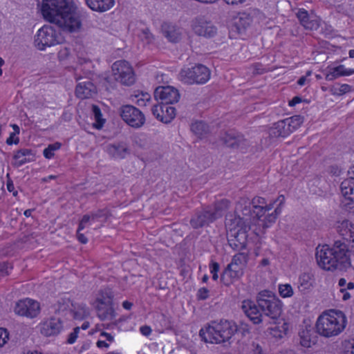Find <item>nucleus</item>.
<instances>
[{
	"instance_id": "f257e3e1",
	"label": "nucleus",
	"mask_w": 354,
	"mask_h": 354,
	"mask_svg": "<svg viewBox=\"0 0 354 354\" xmlns=\"http://www.w3.org/2000/svg\"><path fill=\"white\" fill-rule=\"evenodd\" d=\"M250 204L248 200L241 199L236 206V212L227 214L226 217L228 242L234 250H241L247 246L248 232L250 227L246 221L250 213V209L248 207Z\"/></svg>"
},
{
	"instance_id": "f03ea898",
	"label": "nucleus",
	"mask_w": 354,
	"mask_h": 354,
	"mask_svg": "<svg viewBox=\"0 0 354 354\" xmlns=\"http://www.w3.org/2000/svg\"><path fill=\"white\" fill-rule=\"evenodd\" d=\"M41 12L45 20L63 30L75 32L81 27L78 15L66 0H42Z\"/></svg>"
},
{
	"instance_id": "7ed1b4c3",
	"label": "nucleus",
	"mask_w": 354,
	"mask_h": 354,
	"mask_svg": "<svg viewBox=\"0 0 354 354\" xmlns=\"http://www.w3.org/2000/svg\"><path fill=\"white\" fill-rule=\"evenodd\" d=\"M285 203L283 195L278 196L268 203L262 197H254L251 203L254 214L252 221L254 232L258 234L274 223L281 214Z\"/></svg>"
},
{
	"instance_id": "20e7f679",
	"label": "nucleus",
	"mask_w": 354,
	"mask_h": 354,
	"mask_svg": "<svg viewBox=\"0 0 354 354\" xmlns=\"http://www.w3.org/2000/svg\"><path fill=\"white\" fill-rule=\"evenodd\" d=\"M238 331L237 324L232 320L212 321L199 331V335L205 343L212 344H231Z\"/></svg>"
},
{
	"instance_id": "39448f33",
	"label": "nucleus",
	"mask_w": 354,
	"mask_h": 354,
	"mask_svg": "<svg viewBox=\"0 0 354 354\" xmlns=\"http://www.w3.org/2000/svg\"><path fill=\"white\" fill-rule=\"evenodd\" d=\"M315 260L322 270L333 271L348 261V250L344 243L336 241L333 246L318 245L315 250Z\"/></svg>"
},
{
	"instance_id": "423d86ee",
	"label": "nucleus",
	"mask_w": 354,
	"mask_h": 354,
	"mask_svg": "<svg viewBox=\"0 0 354 354\" xmlns=\"http://www.w3.org/2000/svg\"><path fill=\"white\" fill-rule=\"evenodd\" d=\"M348 319L346 314L338 309H328L323 311L315 322L317 333L326 338L335 337L346 329Z\"/></svg>"
},
{
	"instance_id": "0eeeda50",
	"label": "nucleus",
	"mask_w": 354,
	"mask_h": 354,
	"mask_svg": "<svg viewBox=\"0 0 354 354\" xmlns=\"http://www.w3.org/2000/svg\"><path fill=\"white\" fill-rule=\"evenodd\" d=\"M257 303L264 315L272 320L280 318L283 310V302L272 291L264 290L257 296Z\"/></svg>"
},
{
	"instance_id": "6e6552de",
	"label": "nucleus",
	"mask_w": 354,
	"mask_h": 354,
	"mask_svg": "<svg viewBox=\"0 0 354 354\" xmlns=\"http://www.w3.org/2000/svg\"><path fill=\"white\" fill-rule=\"evenodd\" d=\"M210 77V71L202 64L185 66L178 73L179 80L187 84H203L209 80Z\"/></svg>"
},
{
	"instance_id": "1a4fd4ad",
	"label": "nucleus",
	"mask_w": 354,
	"mask_h": 354,
	"mask_svg": "<svg viewBox=\"0 0 354 354\" xmlns=\"http://www.w3.org/2000/svg\"><path fill=\"white\" fill-rule=\"evenodd\" d=\"M64 41L62 34L49 25L43 26L34 36V46L39 50L61 44Z\"/></svg>"
},
{
	"instance_id": "9d476101",
	"label": "nucleus",
	"mask_w": 354,
	"mask_h": 354,
	"mask_svg": "<svg viewBox=\"0 0 354 354\" xmlns=\"http://www.w3.org/2000/svg\"><path fill=\"white\" fill-rule=\"evenodd\" d=\"M247 262L248 255L245 253L235 254L221 276V281L223 284L230 286L239 279L244 274Z\"/></svg>"
},
{
	"instance_id": "9b49d317",
	"label": "nucleus",
	"mask_w": 354,
	"mask_h": 354,
	"mask_svg": "<svg viewBox=\"0 0 354 354\" xmlns=\"http://www.w3.org/2000/svg\"><path fill=\"white\" fill-rule=\"evenodd\" d=\"M111 76L124 86H131L136 82V74L132 65L126 60L115 61L111 66Z\"/></svg>"
},
{
	"instance_id": "f8f14e48",
	"label": "nucleus",
	"mask_w": 354,
	"mask_h": 354,
	"mask_svg": "<svg viewBox=\"0 0 354 354\" xmlns=\"http://www.w3.org/2000/svg\"><path fill=\"white\" fill-rule=\"evenodd\" d=\"M113 293L110 288H105L97 295L95 306L101 319H111L114 317L113 307Z\"/></svg>"
},
{
	"instance_id": "ddd939ff",
	"label": "nucleus",
	"mask_w": 354,
	"mask_h": 354,
	"mask_svg": "<svg viewBox=\"0 0 354 354\" xmlns=\"http://www.w3.org/2000/svg\"><path fill=\"white\" fill-rule=\"evenodd\" d=\"M119 113L122 120L133 128H140L145 123L144 113L132 105L122 106L119 109Z\"/></svg>"
},
{
	"instance_id": "4468645a",
	"label": "nucleus",
	"mask_w": 354,
	"mask_h": 354,
	"mask_svg": "<svg viewBox=\"0 0 354 354\" xmlns=\"http://www.w3.org/2000/svg\"><path fill=\"white\" fill-rule=\"evenodd\" d=\"M339 194L343 207L354 213V180L346 178L339 185Z\"/></svg>"
},
{
	"instance_id": "2eb2a0df",
	"label": "nucleus",
	"mask_w": 354,
	"mask_h": 354,
	"mask_svg": "<svg viewBox=\"0 0 354 354\" xmlns=\"http://www.w3.org/2000/svg\"><path fill=\"white\" fill-rule=\"evenodd\" d=\"M40 311V304L37 301L30 298L18 301L14 308L15 314L30 319L37 317Z\"/></svg>"
},
{
	"instance_id": "dca6fc26",
	"label": "nucleus",
	"mask_w": 354,
	"mask_h": 354,
	"mask_svg": "<svg viewBox=\"0 0 354 354\" xmlns=\"http://www.w3.org/2000/svg\"><path fill=\"white\" fill-rule=\"evenodd\" d=\"M291 324L286 318H279L273 320V325L268 328V336L274 342L283 340L291 330Z\"/></svg>"
},
{
	"instance_id": "f3484780",
	"label": "nucleus",
	"mask_w": 354,
	"mask_h": 354,
	"mask_svg": "<svg viewBox=\"0 0 354 354\" xmlns=\"http://www.w3.org/2000/svg\"><path fill=\"white\" fill-rule=\"evenodd\" d=\"M154 97L162 104H174L178 102L180 94L176 88L171 86H158L154 91Z\"/></svg>"
},
{
	"instance_id": "a211bd4d",
	"label": "nucleus",
	"mask_w": 354,
	"mask_h": 354,
	"mask_svg": "<svg viewBox=\"0 0 354 354\" xmlns=\"http://www.w3.org/2000/svg\"><path fill=\"white\" fill-rule=\"evenodd\" d=\"M241 309L245 315L254 324H260L263 322V313L259 304L250 299H246L241 302Z\"/></svg>"
},
{
	"instance_id": "6ab92c4d",
	"label": "nucleus",
	"mask_w": 354,
	"mask_h": 354,
	"mask_svg": "<svg viewBox=\"0 0 354 354\" xmlns=\"http://www.w3.org/2000/svg\"><path fill=\"white\" fill-rule=\"evenodd\" d=\"M37 327L40 333L45 337L57 335L62 328L60 320L55 317L42 320Z\"/></svg>"
},
{
	"instance_id": "aec40b11",
	"label": "nucleus",
	"mask_w": 354,
	"mask_h": 354,
	"mask_svg": "<svg viewBox=\"0 0 354 354\" xmlns=\"http://www.w3.org/2000/svg\"><path fill=\"white\" fill-rule=\"evenodd\" d=\"M152 113L157 120L166 124L171 122L176 117L175 108L166 104L153 106Z\"/></svg>"
},
{
	"instance_id": "412c9836",
	"label": "nucleus",
	"mask_w": 354,
	"mask_h": 354,
	"mask_svg": "<svg viewBox=\"0 0 354 354\" xmlns=\"http://www.w3.org/2000/svg\"><path fill=\"white\" fill-rule=\"evenodd\" d=\"M337 232L346 241L352 243L354 247V223L348 219L338 221L335 224Z\"/></svg>"
},
{
	"instance_id": "4be33fe9",
	"label": "nucleus",
	"mask_w": 354,
	"mask_h": 354,
	"mask_svg": "<svg viewBox=\"0 0 354 354\" xmlns=\"http://www.w3.org/2000/svg\"><path fill=\"white\" fill-rule=\"evenodd\" d=\"M325 78L328 81L334 80L339 77L350 76L354 74V69L348 68L344 65L332 64L327 66L324 71Z\"/></svg>"
},
{
	"instance_id": "5701e85b",
	"label": "nucleus",
	"mask_w": 354,
	"mask_h": 354,
	"mask_svg": "<svg viewBox=\"0 0 354 354\" xmlns=\"http://www.w3.org/2000/svg\"><path fill=\"white\" fill-rule=\"evenodd\" d=\"M354 290V283L347 281L345 278H340L337 281L336 296L344 303H347L352 298L351 291Z\"/></svg>"
},
{
	"instance_id": "b1692460",
	"label": "nucleus",
	"mask_w": 354,
	"mask_h": 354,
	"mask_svg": "<svg viewBox=\"0 0 354 354\" xmlns=\"http://www.w3.org/2000/svg\"><path fill=\"white\" fill-rule=\"evenodd\" d=\"M194 32L203 37H212L216 32V28L210 23L202 19H197L192 24Z\"/></svg>"
},
{
	"instance_id": "393cba45",
	"label": "nucleus",
	"mask_w": 354,
	"mask_h": 354,
	"mask_svg": "<svg viewBox=\"0 0 354 354\" xmlns=\"http://www.w3.org/2000/svg\"><path fill=\"white\" fill-rule=\"evenodd\" d=\"M252 24V18L250 14L243 12L239 14L234 18L230 26L231 32H236L241 35Z\"/></svg>"
},
{
	"instance_id": "a878e982",
	"label": "nucleus",
	"mask_w": 354,
	"mask_h": 354,
	"mask_svg": "<svg viewBox=\"0 0 354 354\" xmlns=\"http://www.w3.org/2000/svg\"><path fill=\"white\" fill-rule=\"evenodd\" d=\"M220 216L221 213L218 211L216 212L205 211L194 216L191 220V225L194 228L202 227L212 222Z\"/></svg>"
},
{
	"instance_id": "bb28decb",
	"label": "nucleus",
	"mask_w": 354,
	"mask_h": 354,
	"mask_svg": "<svg viewBox=\"0 0 354 354\" xmlns=\"http://www.w3.org/2000/svg\"><path fill=\"white\" fill-rule=\"evenodd\" d=\"M297 16L302 26L309 30L317 29L319 26V20L316 16L309 15L304 9H299Z\"/></svg>"
},
{
	"instance_id": "cd10ccee",
	"label": "nucleus",
	"mask_w": 354,
	"mask_h": 354,
	"mask_svg": "<svg viewBox=\"0 0 354 354\" xmlns=\"http://www.w3.org/2000/svg\"><path fill=\"white\" fill-rule=\"evenodd\" d=\"M106 151L115 158H124L129 153L128 147L124 142L109 144L106 146Z\"/></svg>"
},
{
	"instance_id": "c85d7f7f",
	"label": "nucleus",
	"mask_w": 354,
	"mask_h": 354,
	"mask_svg": "<svg viewBox=\"0 0 354 354\" xmlns=\"http://www.w3.org/2000/svg\"><path fill=\"white\" fill-rule=\"evenodd\" d=\"M90 118L93 120L91 124L92 127L97 130L102 129L106 122L101 109L97 105L92 106L91 115H90Z\"/></svg>"
},
{
	"instance_id": "c756f323",
	"label": "nucleus",
	"mask_w": 354,
	"mask_h": 354,
	"mask_svg": "<svg viewBox=\"0 0 354 354\" xmlns=\"http://www.w3.org/2000/svg\"><path fill=\"white\" fill-rule=\"evenodd\" d=\"M129 100L139 106H145L151 100V95L142 90H135L129 96Z\"/></svg>"
},
{
	"instance_id": "7c9ffc66",
	"label": "nucleus",
	"mask_w": 354,
	"mask_h": 354,
	"mask_svg": "<svg viewBox=\"0 0 354 354\" xmlns=\"http://www.w3.org/2000/svg\"><path fill=\"white\" fill-rule=\"evenodd\" d=\"M14 159L18 165H22L26 162L33 161L35 154L30 149H22L15 153Z\"/></svg>"
},
{
	"instance_id": "2f4dec72",
	"label": "nucleus",
	"mask_w": 354,
	"mask_h": 354,
	"mask_svg": "<svg viewBox=\"0 0 354 354\" xmlns=\"http://www.w3.org/2000/svg\"><path fill=\"white\" fill-rule=\"evenodd\" d=\"M115 5V0H90V8L97 12H106Z\"/></svg>"
},
{
	"instance_id": "473e14b6",
	"label": "nucleus",
	"mask_w": 354,
	"mask_h": 354,
	"mask_svg": "<svg viewBox=\"0 0 354 354\" xmlns=\"http://www.w3.org/2000/svg\"><path fill=\"white\" fill-rule=\"evenodd\" d=\"M165 37L169 41L176 43L182 38V30L175 26H168L163 30Z\"/></svg>"
},
{
	"instance_id": "72a5a7b5",
	"label": "nucleus",
	"mask_w": 354,
	"mask_h": 354,
	"mask_svg": "<svg viewBox=\"0 0 354 354\" xmlns=\"http://www.w3.org/2000/svg\"><path fill=\"white\" fill-rule=\"evenodd\" d=\"M302 119L299 116H294L290 118H288L284 120H280L277 122V127H284L286 123L288 125L290 133L293 131L296 130L298 127L301 126L302 124Z\"/></svg>"
},
{
	"instance_id": "f704fd0d",
	"label": "nucleus",
	"mask_w": 354,
	"mask_h": 354,
	"mask_svg": "<svg viewBox=\"0 0 354 354\" xmlns=\"http://www.w3.org/2000/svg\"><path fill=\"white\" fill-rule=\"evenodd\" d=\"M278 293L279 295L283 299H289L293 297L295 294V290L291 284L279 283L278 285Z\"/></svg>"
},
{
	"instance_id": "c9c22d12",
	"label": "nucleus",
	"mask_w": 354,
	"mask_h": 354,
	"mask_svg": "<svg viewBox=\"0 0 354 354\" xmlns=\"http://www.w3.org/2000/svg\"><path fill=\"white\" fill-rule=\"evenodd\" d=\"M192 131L198 137H202L208 131L207 124L202 121H196L192 124Z\"/></svg>"
},
{
	"instance_id": "e433bc0d",
	"label": "nucleus",
	"mask_w": 354,
	"mask_h": 354,
	"mask_svg": "<svg viewBox=\"0 0 354 354\" xmlns=\"http://www.w3.org/2000/svg\"><path fill=\"white\" fill-rule=\"evenodd\" d=\"M88 223V218L86 216H84L81 221L78 230H77V238L79 241L82 243H86L87 242V230L85 232H82L85 228H86Z\"/></svg>"
},
{
	"instance_id": "4c0bfd02",
	"label": "nucleus",
	"mask_w": 354,
	"mask_h": 354,
	"mask_svg": "<svg viewBox=\"0 0 354 354\" xmlns=\"http://www.w3.org/2000/svg\"><path fill=\"white\" fill-rule=\"evenodd\" d=\"M139 39L145 45L150 44L154 41L153 35L150 32L149 30L147 28H142L138 33Z\"/></svg>"
},
{
	"instance_id": "58836bf2",
	"label": "nucleus",
	"mask_w": 354,
	"mask_h": 354,
	"mask_svg": "<svg viewBox=\"0 0 354 354\" xmlns=\"http://www.w3.org/2000/svg\"><path fill=\"white\" fill-rule=\"evenodd\" d=\"M62 147V143L59 142L49 145L43 151V155L46 159H51L55 156V152L59 150Z\"/></svg>"
},
{
	"instance_id": "ea45409f",
	"label": "nucleus",
	"mask_w": 354,
	"mask_h": 354,
	"mask_svg": "<svg viewBox=\"0 0 354 354\" xmlns=\"http://www.w3.org/2000/svg\"><path fill=\"white\" fill-rule=\"evenodd\" d=\"M76 95L81 99H86L88 93V82H79L76 86Z\"/></svg>"
},
{
	"instance_id": "a19ab883",
	"label": "nucleus",
	"mask_w": 354,
	"mask_h": 354,
	"mask_svg": "<svg viewBox=\"0 0 354 354\" xmlns=\"http://www.w3.org/2000/svg\"><path fill=\"white\" fill-rule=\"evenodd\" d=\"M341 349L344 354H354V338L346 339L342 341Z\"/></svg>"
},
{
	"instance_id": "79ce46f5",
	"label": "nucleus",
	"mask_w": 354,
	"mask_h": 354,
	"mask_svg": "<svg viewBox=\"0 0 354 354\" xmlns=\"http://www.w3.org/2000/svg\"><path fill=\"white\" fill-rule=\"evenodd\" d=\"M14 130V132L10 134V136L6 140V143L8 145H12L13 144L17 145L19 142V139L17 137V135L19 134L20 129L18 125L13 124L10 125Z\"/></svg>"
},
{
	"instance_id": "37998d69",
	"label": "nucleus",
	"mask_w": 354,
	"mask_h": 354,
	"mask_svg": "<svg viewBox=\"0 0 354 354\" xmlns=\"http://www.w3.org/2000/svg\"><path fill=\"white\" fill-rule=\"evenodd\" d=\"M351 91V86L347 84H337L331 87L330 91L333 95H343Z\"/></svg>"
},
{
	"instance_id": "c03bdc74",
	"label": "nucleus",
	"mask_w": 354,
	"mask_h": 354,
	"mask_svg": "<svg viewBox=\"0 0 354 354\" xmlns=\"http://www.w3.org/2000/svg\"><path fill=\"white\" fill-rule=\"evenodd\" d=\"M272 134L275 136L286 137L290 133L288 125L286 123L284 127H277V122L274 124V128L272 130Z\"/></svg>"
},
{
	"instance_id": "a18cd8bd",
	"label": "nucleus",
	"mask_w": 354,
	"mask_h": 354,
	"mask_svg": "<svg viewBox=\"0 0 354 354\" xmlns=\"http://www.w3.org/2000/svg\"><path fill=\"white\" fill-rule=\"evenodd\" d=\"M209 272L212 275V279L214 281H216L218 279V272L220 270V266L217 262L214 261H211L209 265Z\"/></svg>"
},
{
	"instance_id": "49530a36",
	"label": "nucleus",
	"mask_w": 354,
	"mask_h": 354,
	"mask_svg": "<svg viewBox=\"0 0 354 354\" xmlns=\"http://www.w3.org/2000/svg\"><path fill=\"white\" fill-rule=\"evenodd\" d=\"M300 344L305 348H310L312 341L308 332H302L300 334Z\"/></svg>"
},
{
	"instance_id": "de8ad7c7",
	"label": "nucleus",
	"mask_w": 354,
	"mask_h": 354,
	"mask_svg": "<svg viewBox=\"0 0 354 354\" xmlns=\"http://www.w3.org/2000/svg\"><path fill=\"white\" fill-rule=\"evenodd\" d=\"M10 334L5 328H0V348L4 346L9 341Z\"/></svg>"
},
{
	"instance_id": "09e8293b",
	"label": "nucleus",
	"mask_w": 354,
	"mask_h": 354,
	"mask_svg": "<svg viewBox=\"0 0 354 354\" xmlns=\"http://www.w3.org/2000/svg\"><path fill=\"white\" fill-rule=\"evenodd\" d=\"M69 55L70 50L66 48H62L58 53V58L61 61L66 59Z\"/></svg>"
},
{
	"instance_id": "8fccbe9b",
	"label": "nucleus",
	"mask_w": 354,
	"mask_h": 354,
	"mask_svg": "<svg viewBox=\"0 0 354 354\" xmlns=\"http://www.w3.org/2000/svg\"><path fill=\"white\" fill-rule=\"evenodd\" d=\"M209 297V290L205 288H201L198 290L197 297L199 299H206Z\"/></svg>"
},
{
	"instance_id": "3c124183",
	"label": "nucleus",
	"mask_w": 354,
	"mask_h": 354,
	"mask_svg": "<svg viewBox=\"0 0 354 354\" xmlns=\"http://www.w3.org/2000/svg\"><path fill=\"white\" fill-rule=\"evenodd\" d=\"M80 330V327H76L75 328L74 332L70 335V336L68 339V342L69 344H73L75 342L77 337V333H79Z\"/></svg>"
},
{
	"instance_id": "603ef678",
	"label": "nucleus",
	"mask_w": 354,
	"mask_h": 354,
	"mask_svg": "<svg viewBox=\"0 0 354 354\" xmlns=\"http://www.w3.org/2000/svg\"><path fill=\"white\" fill-rule=\"evenodd\" d=\"M100 337H102V338H104L105 341L107 342H109V343H112L114 342V337L111 335L110 333H101L100 334Z\"/></svg>"
},
{
	"instance_id": "864d4df0",
	"label": "nucleus",
	"mask_w": 354,
	"mask_h": 354,
	"mask_svg": "<svg viewBox=\"0 0 354 354\" xmlns=\"http://www.w3.org/2000/svg\"><path fill=\"white\" fill-rule=\"evenodd\" d=\"M7 189L8 192H12L14 196L17 195V192L15 190V186L11 180H8L6 184Z\"/></svg>"
},
{
	"instance_id": "5fc2aeb1",
	"label": "nucleus",
	"mask_w": 354,
	"mask_h": 354,
	"mask_svg": "<svg viewBox=\"0 0 354 354\" xmlns=\"http://www.w3.org/2000/svg\"><path fill=\"white\" fill-rule=\"evenodd\" d=\"M140 333L145 336H149L151 333V328L148 326H143L140 328Z\"/></svg>"
},
{
	"instance_id": "6e6d98bb",
	"label": "nucleus",
	"mask_w": 354,
	"mask_h": 354,
	"mask_svg": "<svg viewBox=\"0 0 354 354\" xmlns=\"http://www.w3.org/2000/svg\"><path fill=\"white\" fill-rule=\"evenodd\" d=\"M86 315V310H82L81 311H75L74 313V317L77 319H82Z\"/></svg>"
},
{
	"instance_id": "4d7b16f0",
	"label": "nucleus",
	"mask_w": 354,
	"mask_h": 354,
	"mask_svg": "<svg viewBox=\"0 0 354 354\" xmlns=\"http://www.w3.org/2000/svg\"><path fill=\"white\" fill-rule=\"evenodd\" d=\"M301 98L299 96L294 97L290 101L288 102V105L290 106H295L296 104L301 102Z\"/></svg>"
},
{
	"instance_id": "13d9d810",
	"label": "nucleus",
	"mask_w": 354,
	"mask_h": 354,
	"mask_svg": "<svg viewBox=\"0 0 354 354\" xmlns=\"http://www.w3.org/2000/svg\"><path fill=\"white\" fill-rule=\"evenodd\" d=\"M109 342H106L105 340L100 339L97 342V346L98 348H109L110 346Z\"/></svg>"
},
{
	"instance_id": "bf43d9fd",
	"label": "nucleus",
	"mask_w": 354,
	"mask_h": 354,
	"mask_svg": "<svg viewBox=\"0 0 354 354\" xmlns=\"http://www.w3.org/2000/svg\"><path fill=\"white\" fill-rule=\"evenodd\" d=\"M7 266L4 263H0V277L6 275L8 274V272L6 270Z\"/></svg>"
},
{
	"instance_id": "052dcab7",
	"label": "nucleus",
	"mask_w": 354,
	"mask_h": 354,
	"mask_svg": "<svg viewBox=\"0 0 354 354\" xmlns=\"http://www.w3.org/2000/svg\"><path fill=\"white\" fill-rule=\"evenodd\" d=\"M347 178L354 180V164L348 168L347 171Z\"/></svg>"
},
{
	"instance_id": "680f3d73",
	"label": "nucleus",
	"mask_w": 354,
	"mask_h": 354,
	"mask_svg": "<svg viewBox=\"0 0 354 354\" xmlns=\"http://www.w3.org/2000/svg\"><path fill=\"white\" fill-rule=\"evenodd\" d=\"M252 354H265V353H263L262 348L260 346L257 345L254 347V348L253 349Z\"/></svg>"
},
{
	"instance_id": "e2e57ef3",
	"label": "nucleus",
	"mask_w": 354,
	"mask_h": 354,
	"mask_svg": "<svg viewBox=\"0 0 354 354\" xmlns=\"http://www.w3.org/2000/svg\"><path fill=\"white\" fill-rule=\"evenodd\" d=\"M227 4H238L242 3L245 1V0H224Z\"/></svg>"
},
{
	"instance_id": "0e129e2a",
	"label": "nucleus",
	"mask_w": 354,
	"mask_h": 354,
	"mask_svg": "<svg viewBox=\"0 0 354 354\" xmlns=\"http://www.w3.org/2000/svg\"><path fill=\"white\" fill-rule=\"evenodd\" d=\"M132 306H133L132 303H131L128 301H124L122 303V306L126 310H130Z\"/></svg>"
},
{
	"instance_id": "69168bd1",
	"label": "nucleus",
	"mask_w": 354,
	"mask_h": 354,
	"mask_svg": "<svg viewBox=\"0 0 354 354\" xmlns=\"http://www.w3.org/2000/svg\"><path fill=\"white\" fill-rule=\"evenodd\" d=\"M307 78L306 76H303L299 78L297 83L299 86H304L306 82Z\"/></svg>"
},
{
	"instance_id": "338daca9",
	"label": "nucleus",
	"mask_w": 354,
	"mask_h": 354,
	"mask_svg": "<svg viewBox=\"0 0 354 354\" xmlns=\"http://www.w3.org/2000/svg\"><path fill=\"white\" fill-rule=\"evenodd\" d=\"M270 263V260L268 258H264L261 261L260 264L262 266H268Z\"/></svg>"
},
{
	"instance_id": "774afa93",
	"label": "nucleus",
	"mask_w": 354,
	"mask_h": 354,
	"mask_svg": "<svg viewBox=\"0 0 354 354\" xmlns=\"http://www.w3.org/2000/svg\"><path fill=\"white\" fill-rule=\"evenodd\" d=\"M22 354H41V353L37 351H28L24 352Z\"/></svg>"
}]
</instances>
